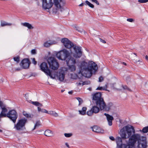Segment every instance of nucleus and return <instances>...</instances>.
<instances>
[{"label": "nucleus", "instance_id": "f257e3e1", "mask_svg": "<svg viewBox=\"0 0 148 148\" xmlns=\"http://www.w3.org/2000/svg\"><path fill=\"white\" fill-rule=\"evenodd\" d=\"M135 133L133 126L129 125L123 127L119 132L121 137L117 136L115 139L116 148H132L134 142L132 134Z\"/></svg>", "mask_w": 148, "mask_h": 148}, {"label": "nucleus", "instance_id": "f03ea898", "mask_svg": "<svg viewBox=\"0 0 148 148\" xmlns=\"http://www.w3.org/2000/svg\"><path fill=\"white\" fill-rule=\"evenodd\" d=\"M77 66L80 69V72L88 78L90 77L98 69L97 64L92 61H82L79 62Z\"/></svg>", "mask_w": 148, "mask_h": 148}, {"label": "nucleus", "instance_id": "7ed1b4c3", "mask_svg": "<svg viewBox=\"0 0 148 148\" xmlns=\"http://www.w3.org/2000/svg\"><path fill=\"white\" fill-rule=\"evenodd\" d=\"M61 42L64 47L69 49V52L73 53V57L77 59L80 58L82 55V51L80 47L74 46L73 44L66 38H62Z\"/></svg>", "mask_w": 148, "mask_h": 148}, {"label": "nucleus", "instance_id": "20e7f679", "mask_svg": "<svg viewBox=\"0 0 148 148\" xmlns=\"http://www.w3.org/2000/svg\"><path fill=\"white\" fill-rule=\"evenodd\" d=\"M132 136H133V139L134 140V144L132 148H135V144L138 141V148H146L147 147V142L145 137L141 136L139 134H133Z\"/></svg>", "mask_w": 148, "mask_h": 148}, {"label": "nucleus", "instance_id": "39448f33", "mask_svg": "<svg viewBox=\"0 0 148 148\" xmlns=\"http://www.w3.org/2000/svg\"><path fill=\"white\" fill-rule=\"evenodd\" d=\"M93 100L95 101V103L98 105L101 110L104 109L105 106V103L103 98L101 97V92H97L92 95Z\"/></svg>", "mask_w": 148, "mask_h": 148}, {"label": "nucleus", "instance_id": "423d86ee", "mask_svg": "<svg viewBox=\"0 0 148 148\" xmlns=\"http://www.w3.org/2000/svg\"><path fill=\"white\" fill-rule=\"evenodd\" d=\"M73 52H69L68 50L64 49L57 53L56 56L59 59L65 60L69 56L73 57Z\"/></svg>", "mask_w": 148, "mask_h": 148}, {"label": "nucleus", "instance_id": "0eeeda50", "mask_svg": "<svg viewBox=\"0 0 148 148\" xmlns=\"http://www.w3.org/2000/svg\"><path fill=\"white\" fill-rule=\"evenodd\" d=\"M41 70L43 71L47 75L49 76L53 79L56 77V73L55 71L51 72L48 67L47 63L45 62H42L40 66Z\"/></svg>", "mask_w": 148, "mask_h": 148}, {"label": "nucleus", "instance_id": "6e6552de", "mask_svg": "<svg viewBox=\"0 0 148 148\" xmlns=\"http://www.w3.org/2000/svg\"><path fill=\"white\" fill-rule=\"evenodd\" d=\"M66 63L68 66V69L71 72L74 73L76 69L75 64L76 61L75 59L71 57L66 60Z\"/></svg>", "mask_w": 148, "mask_h": 148}, {"label": "nucleus", "instance_id": "1a4fd4ad", "mask_svg": "<svg viewBox=\"0 0 148 148\" xmlns=\"http://www.w3.org/2000/svg\"><path fill=\"white\" fill-rule=\"evenodd\" d=\"M27 122V119L25 118H22L18 120L14 125V128L17 131H21L25 128V125Z\"/></svg>", "mask_w": 148, "mask_h": 148}, {"label": "nucleus", "instance_id": "9d476101", "mask_svg": "<svg viewBox=\"0 0 148 148\" xmlns=\"http://www.w3.org/2000/svg\"><path fill=\"white\" fill-rule=\"evenodd\" d=\"M47 61L49 68L54 70H57L59 67V64L56 59L53 57H49Z\"/></svg>", "mask_w": 148, "mask_h": 148}, {"label": "nucleus", "instance_id": "9b49d317", "mask_svg": "<svg viewBox=\"0 0 148 148\" xmlns=\"http://www.w3.org/2000/svg\"><path fill=\"white\" fill-rule=\"evenodd\" d=\"M67 70V68L62 67L56 73V77L57 76L58 79L60 81L63 82L64 79L65 75Z\"/></svg>", "mask_w": 148, "mask_h": 148}, {"label": "nucleus", "instance_id": "f8f14e48", "mask_svg": "<svg viewBox=\"0 0 148 148\" xmlns=\"http://www.w3.org/2000/svg\"><path fill=\"white\" fill-rule=\"evenodd\" d=\"M6 116L12 120L13 123H15L18 117V114L15 110H12L8 112Z\"/></svg>", "mask_w": 148, "mask_h": 148}, {"label": "nucleus", "instance_id": "ddd939ff", "mask_svg": "<svg viewBox=\"0 0 148 148\" xmlns=\"http://www.w3.org/2000/svg\"><path fill=\"white\" fill-rule=\"evenodd\" d=\"M100 109L98 105H97L96 104V105H92L90 110L87 112V114L89 116H91L93 113H98Z\"/></svg>", "mask_w": 148, "mask_h": 148}, {"label": "nucleus", "instance_id": "4468645a", "mask_svg": "<svg viewBox=\"0 0 148 148\" xmlns=\"http://www.w3.org/2000/svg\"><path fill=\"white\" fill-rule=\"evenodd\" d=\"M42 6L45 9H50L53 4L52 0H42Z\"/></svg>", "mask_w": 148, "mask_h": 148}, {"label": "nucleus", "instance_id": "2eb2a0df", "mask_svg": "<svg viewBox=\"0 0 148 148\" xmlns=\"http://www.w3.org/2000/svg\"><path fill=\"white\" fill-rule=\"evenodd\" d=\"M30 62L27 59H23L20 64L21 66L23 69H26L29 68Z\"/></svg>", "mask_w": 148, "mask_h": 148}, {"label": "nucleus", "instance_id": "dca6fc26", "mask_svg": "<svg viewBox=\"0 0 148 148\" xmlns=\"http://www.w3.org/2000/svg\"><path fill=\"white\" fill-rule=\"evenodd\" d=\"M57 42L56 40H48L45 42L43 44V46L46 47H48L50 46L56 44Z\"/></svg>", "mask_w": 148, "mask_h": 148}, {"label": "nucleus", "instance_id": "f3484780", "mask_svg": "<svg viewBox=\"0 0 148 148\" xmlns=\"http://www.w3.org/2000/svg\"><path fill=\"white\" fill-rule=\"evenodd\" d=\"M92 129L93 132H96L103 133L104 132V130L103 129L96 126L92 127Z\"/></svg>", "mask_w": 148, "mask_h": 148}, {"label": "nucleus", "instance_id": "a211bd4d", "mask_svg": "<svg viewBox=\"0 0 148 148\" xmlns=\"http://www.w3.org/2000/svg\"><path fill=\"white\" fill-rule=\"evenodd\" d=\"M55 6L57 10L61 8V4L62 2L61 0H53Z\"/></svg>", "mask_w": 148, "mask_h": 148}, {"label": "nucleus", "instance_id": "6ab92c4d", "mask_svg": "<svg viewBox=\"0 0 148 148\" xmlns=\"http://www.w3.org/2000/svg\"><path fill=\"white\" fill-rule=\"evenodd\" d=\"M104 115L106 116L107 120L108 122V125L111 126L112 124V121L113 120V118L112 116L106 113H105Z\"/></svg>", "mask_w": 148, "mask_h": 148}, {"label": "nucleus", "instance_id": "aec40b11", "mask_svg": "<svg viewBox=\"0 0 148 148\" xmlns=\"http://www.w3.org/2000/svg\"><path fill=\"white\" fill-rule=\"evenodd\" d=\"M12 23H8L5 21H1V26L3 27L5 26H10L12 25Z\"/></svg>", "mask_w": 148, "mask_h": 148}, {"label": "nucleus", "instance_id": "412c9836", "mask_svg": "<svg viewBox=\"0 0 148 148\" xmlns=\"http://www.w3.org/2000/svg\"><path fill=\"white\" fill-rule=\"evenodd\" d=\"M44 134L46 136H51L53 135V133L51 131L48 130L45 131Z\"/></svg>", "mask_w": 148, "mask_h": 148}, {"label": "nucleus", "instance_id": "4be33fe9", "mask_svg": "<svg viewBox=\"0 0 148 148\" xmlns=\"http://www.w3.org/2000/svg\"><path fill=\"white\" fill-rule=\"evenodd\" d=\"M86 107H83L82 110L79 111V114L81 115H84L86 114Z\"/></svg>", "mask_w": 148, "mask_h": 148}, {"label": "nucleus", "instance_id": "5701e85b", "mask_svg": "<svg viewBox=\"0 0 148 148\" xmlns=\"http://www.w3.org/2000/svg\"><path fill=\"white\" fill-rule=\"evenodd\" d=\"M21 24L23 26L27 27L28 29H30L34 28L32 25L28 23H22Z\"/></svg>", "mask_w": 148, "mask_h": 148}, {"label": "nucleus", "instance_id": "b1692460", "mask_svg": "<svg viewBox=\"0 0 148 148\" xmlns=\"http://www.w3.org/2000/svg\"><path fill=\"white\" fill-rule=\"evenodd\" d=\"M113 106V104L112 103H109L107 106L105 105L104 108L106 110L108 111Z\"/></svg>", "mask_w": 148, "mask_h": 148}, {"label": "nucleus", "instance_id": "393cba45", "mask_svg": "<svg viewBox=\"0 0 148 148\" xmlns=\"http://www.w3.org/2000/svg\"><path fill=\"white\" fill-rule=\"evenodd\" d=\"M136 132H140L144 133H147L148 132V127H144L142 130H137Z\"/></svg>", "mask_w": 148, "mask_h": 148}, {"label": "nucleus", "instance_id": "a878e982", "mask_svg": "<svg viewBox=\"0 0 148 148\" xmlns=\"http://www.w3.org/2000/svg\"><path fill=\"white\" fill-rule=\"evenodd\" d=\"M48 114L56 117L58 116V114L54 111L50 110L49 111Z\"/></svg>", "mask_w": 148, "mask_h": 148}, {"label": "nucleus", "instance_id": "bb28decb", "mask_svg": "<svg viewBox=\"0 0 148 148\" xmlns=\"http://www.w3.org/2000/svg\"><path fill=\"white\" fill-rule=\"evenodd\" d=\"M31 103L36 106H42L41 104L40 103L37 101H31Z\"/></svg>", "mask_w": 148, "mask_h": 148}, {"label": "nucleus", "instance_id": "cd10ccee", "mask_svg": "<svg viewBox=\"0 0 148 148\" xmlns=\"http://www.w3.org/2000/svg\"><path fill=\"white\" fill-rule=\"evenodd\" d=\"M0 107L1 109H3L6 108V105L3 103L0 100Z\"/></svg>", "mask_w": 148, "mask_h": 148}, {"label": "nucleus", "instance_id": "c85d7f7f", "mask_svg": "<svg viewBox=\"0 0 148 148\" xmlns=\"http://www.w3.org/2000/svg\"><path fill=\"white\" fill-rule=\"evenodd\" d=\"M85 3L87 5H88L90 7H91V8H94V5L88 1H85Z\"/></svg>", "mask_w": 148, "mask_h": 148}, {"label": "nucleus", "instance_id": "c756f323", "mask_svg": "<svg viewBox=\"0 0 148 148\" xmlns=\"http://www.w3.org/2000/svg\"><path fill=\"white\" fill-rule=\"evenodd\" d=\"M23 115L25 117L27 118H29L31 117V115L30 114L28 113L27 112L23 111Z\"/></svg>", "mask_w": 148, "mask_h": 148}, {"label": "nucleus", "instance_id": "7c9ffc66", "mask_svg": "<svg viewBox=\"0 0 148 148\" xmlns=\"http://www.w3.org/2000/svg\"><path fill=\"white\" fill-rule=\"evenodd\" d=\"M121 88H117V89L119 90H121L122 89L125 90H130L127 87V86H121Z\"/></svg>", "mask_w": 148, "mask_h": 148}, {"label": "nucleus", "instance_id": "2f4dec72", "mask_svg": "<svg viewBox=\"0 0 148 148\" xmlns=\"http://www.w3.org/2000/svg\"><path fill=\"white\" fill-rule=\"evenodd\" d=\"M71 77V78L73 79H75L77 77V75L75 73H71L70 75Z\"/></svg>", "mask_w": 148, "mask_h": 148}, {"label": "nucleus", "instance_id": "473e14b6", "mask_svg": "<svg viewBox=\"0 0 148 148\" xmlns=\"http://www.w3.org/2000/svg\"><path fill=\"white\" fill-rule=\"evenodd\" d=\"M64 135L66 137H70L72 136V134L71 133H65Z\"/></svg>", "mask_w": 148, "mask_h": 148}, {"label": "nucleus", "instance_id": "72a5a7b5", "mask_svg": "<svg viewBox=\"0 0 148 148\" xmlns=\"http://www.w3.org/2000/svg\"><path fill=\"white\" fill-rule=\"evenodd\" d=\"M86 82H83L82 81H80V82L77 83V85L78 86H83L84 85L86 84Z\"/></svg>", "mask_w": 148, "mask_h": 148}, {"label": "nucleus", "instance_id": "f704fd0d", "mask_svg": "<svg viewBox=\"0 0 148 148\" xmlns=\"http://www.w3.org/2000/svg\"><path fill=\"white\" fill-rule=\"evenodd\" d=\"M77 99L79 102V105H80L83 102L81 98L79 97L77 98Z\"/></svg>", "mask_w": 148, "mask_h": 148}, {"label": "nucleus", "instance_id": "c9c22d12", "mask_svg": "<svg viewBox=\"0 0 148 148\" xmlns=\"http://www.w3.org/2000/svg\"><path fill=\"white\" fill-rule=\"evenodd\" d=\"M138 2L141 3H145L148 2V0H138Z\"/></svg>", "mask_w": 148, "mask_h": 148}, {"label": "nucleus", "instance_id": "e433bc0d", "mask_svg": "<svg viewBox=\"0 0 148 148\" xmlns=\"http://www.w3.org/2000/svg\"><path fill=\"white\" fill-rule=\"evenodd\" d=\"M34 125L36 127H38L41 125V123L40 122V121H37Z\"/></svg>", "mask_w": 148, "mask_h": 148}, {"label": "nucleus", "instance_id": "4c0bfd02", "mask_svg": "<svg viewBox=\"0 0 148 148\" xmlns=\"http://www.w3.org/2000/svg\"><path fill=\"white\" fill-rule=\"evenodd\" d=\"M96 90H107L106 89L104 88H103L102 87H99Z\"/></svg>", "mask_w": 148, "mask_h": 148}, {"label": "nucleus", "instance_id": "58836bf2", "mask_svg": "<svg viewBox=\"0 0 148 148\" xmlns=\"http://www.w3.org/2000/svg\"><path fill=\"white\" fill-rule=\"evenodd\" d=\"M76 30H77V31H78V32H81V33L83 32L84 33H85V32L83 30L81 29H79V28H77L76 29Z\"/></svg>", "mask_w": 148, "mask_h": 148}, {"label": "nucleus", "instance_id": "ea45409f", "mask_svg": "<svg viewBox=\"0 0 148 148\" xmlns=\"http://www.w3.org/2000/svg\"><path fill=\"white\" fill-rule=\"evenodd\" d=\"M14 60L15 61L18 62L19 60V58L18 57H15L14 58Z\"/></svg>", "mask_w": 148, "mask_h": 148}, {"label": "nucleus", "instance_id": "a19ab883", "mask_svg": "<svg viewBox=\"0 0 148 148\" xmlns=\"http://www.w3.org/2000/svg\"><path fill=\"white\" fill-rule=\"evenodd\" d=\"M103 80V78L102 76H100L99 78V82H101Z\"/></svg>", "mask_w": 148, "mask_h": 148}, {"label": "nucleus", "instance_id": "79ce46f5", "mask_svg": "<svg viewBox=\"0 0 148 148\" xmlns=\"http://www.w3.org/2000/svg\"><path fill=\"white\" fill-rule=\"evenodd\" d=\"M92 2L96 3L97 5H99V3L97 0H90Z\"/></svg>", "mask_w": 148, "mask_h": 148}, {"label": "nucleus", "instance_id": "37998d69", "mask_svg": "<svg viewBox=\"0 0 148 148\" xmlns=\"http://www.w3.org/2000/svg\"><path fill=\"white\" fill-rule=\"evenodd\" d=\"M31 52L32 54H35L36 53V51L35 49H32L31 51Z\"/></svg>", "mask_w": 148, "mask_h": 148}, {"label": "nucleus", "instance_id": "c03bdc74", "mask_svg": "<svg viewBox=\"0 0 148 148\" xmlns=\"http://www.w3.org/2000/svg\"><path fill=\"white\" fill-rule=\"evenodd\" d=\"M32 62L35 65L37 64V62L35 60L34 58H33L32 59Z\"/></svg>", "mask_w": 148, "mask_h": 148}, {"label": "nucleus", "instance_id": "a18cd8bd", "mask_svg": "<svg viewBox=\"0 0 148 148\" xmlns=\"http://www.w3.org/2000/svg\"><path fill=\"white\" fill-rule=\"evenodd\" d=\"M43 113L48 114L49 111H47L46 110L44 109L43 110Z\"/></svg>", "mask_w": 148, "mask_h": 148}, {"label": "nucleus", "instance_id": "49530a36", "mask_svg": "<svg viewBox=\"0 0 148 148\" xmlns=\"http://www.w3.org/2000/svg\"><path fill=\"white\" fill-rule=\"evenodd\" d=\"M127 21L129 22H132L133 21V19L132 18H128L127 19Z\"/></svg>", "mask_w": 148, "mask_h": 148}, {"label": "nucleus", "instance_id": "de8ad7c7", "mask_svg": "<svg viewBox=\"0 0 148 148\" xmlns=\"http://www.w3.org/2000/svg\"><path fill=\"white\" fill-rule=\"evenodd\" d=\"M110 139L114 141L115 140V139L114 137L112 136H110L109 137Z\"/></svg>", "mask_w": 148, "mask_h": 148}, {"label": "nucleus", "instance_id": "09e8293b", "mask_svg": "<svg viewBox=\"0 0 148 148\" xmlns=\"http://www.w3.org/2000/svg\"><path fill=\"white\" fill-rule=\"evenodd\" d=\"M65 145L68 148H69L70 147L69 146L68 143H65Z\"/></svg>", "mask_w": 148, "mask_h": 148}, {"label": "nucleus", "instance_id": "8fccbe9b", "mask_svg": "<svg viewBox=\"0 0 148 148\" xmlns=\"http://www.w3.org/2000/svg\"><path fill=\"white\" fill-rule=\"evenodd\" d=\"M21 69L20 68H17L15 69V71H20Z\"/></svg>", "mask_w": 148, "mask_h": 148}, {"label": "nucleus", "instance_id": "3c124183", "mask_svg": "<svg viewBox=\"0 0 148 148\" xmlns=\"http://www.w3.org/2000/svg\"><path fill=\"white\" fill-rule=\"evenodd\" d=\"M37 108H38V111L39 112H40L41 111V110L42 108H40L39 107H38Z\"/></svg>", "mask_w": 148, "mask_h": 148}, {"label": "nucleus", "instance_id": "603ef678", "mask_svg": "<svg viewBox=\"0 0 148 148\" xmlns=\"http://www.w3.org/2000/svg\"><path fill=\"white\" fill-rule=\"evenodd\" d=\"M100 40L102 42L104 43H105L106 42V41L104 40H103L101 39H100Z\"/></svg>", "mask_w": 148, "mask_h": 148}, {"label": "nucleus", "instance_id": "864d4df0", "mask_svg": "<svg viewBox=\"0 0 148 148\" xmlns=\"http://www.w3.org/2000/svg\"><path fill=\"white\" fill-rule=\"evenodd\" d=\"M36 127H35V126L34 125V127L33 128H32L31 129V130L32 131H33L34 130H35L36 129Z\"/></svg>", "mask_w": 148, "mask_h": 148}, {"label": "nucleus", "instance_id": "5fc2aeb1", "mask_svg": "<svg viewBox=\"0 0 148 148\" xmlns=\"http://www.w3.org/2000/svg\"><path fill=\"white\" fill-rule=\"evenodd\" d=\"M84 4L83 3H82L80 4V5H79V6H82L84 5Z\"/></svg>", "mask_w": 148, "mask_h": 148}, {"label": "nucleus", "instance_id": "6e6d98bb", "mask_svg": "<svg viewBox=\"0 0 148 148\" xmlns=\"http://www.w3.org/2000/svg\"><path fill=\"white\" fill-rule=\"evenodd\" d=\"M145 58L148 61V56L147 55H146Z\"/></svg>", "mask_w": 148, "mask_h": 148}, {"label": "nucleus", "instance_id": "4d7b16f0", "mask_svg": "<svg viewBox=\"0 0 148 148\" xmlns=\"http://www.w3.org/2000/svg\"><path fill=\"white\" fill-rule=\"evenodd\" d=\"M43 109H44L43 108H42L40 112L42 113H43Z\"/></svg>", "mask_w": 148, "mask_h": 148}, {"label": "nucleus", "instance_id": "13d9d810", "mask_svg": "<svg viewBox=\"0 0 148 148\" xmlns=\"http://www.w3.org/2000/svg\"><path fill=\"white\" fill-rule=\"evenodd\" d=\"M88 89L89 90L91 91V88H88Z\"/></svg>", "mask_w": 148, "mask_h": 148}, {"label": "nucleus", "instance_id": "bf43d9fd", "mask_svg": "<svg viewBox=\"0 0 148 148\" xmlns=\"http://www.w3.org/2000/svg\"><path fill=\"white\" fill-rule=\"evenodd\" d=\"M123 64L125 65H126V64L125 63V62H123Z\"/></svg>", "mask_w": 148, "mask_h": 148}, {"label": "nucleus", "instance_id": "052dcab7", "mask_svg": "<svg viewBox=\"0 0 148 148\" xmlns=\"http://www.w3.org/2000/svg\"><path fill=\"white\" fill-rule=\"evenodd\" d=\"M69 94H71V92H69Z\"/></svg>", "mask_w": 148, "mask_h": 148}, {"label": "nucleus", "instance_id": "680f3d73", "mask_svg": "<svg viewBox=\"0 0 148 148\" xmlns=\"http://www.w3.org/2000/svg\"><path fill=\"white\" fill-rule=\"evenodd\" d=\"M134 55H136V53H134Z\"/></svg>", "mask_w": 148, "mask_h": 148}, {"label": "nucleus", "instance_id": "e2e57ef3", "mask_svg": "<svg viewBox=\"0 0 148 148\" xmlns=\"http://www.w3.org/2000/svg\"><path fill=\"white\" fill-rule=\"evenodd\" d=\"M2 130L0 129V132H2Z\"/></svg>", "mask_w": 148, "mask_h": 148}, {"label": "nucleus", "instance_id": "0e129e2a", "mask_svg": "<svg viewBox=\"0 0 148 148\" xmlns=\"http://www.w3.org/2000/svg\"><path fill=\"white\" fill-rule=\"evenodd\" d=\"M63 91H63V90H61V92H63Z\"/></svg>", "mask_w": 148, "mask_h": 148}, {"label": "nucleus", "instance_id": "69168bd1", "mask_svg": "<svg viewBox=\"0 0 148 148\" xmlns=\"http://www.w3.org/2000/svg\"><path fill=\"white\" fill-rule=\"evenodd\" d=\"M106 88L107 87V86L106 85Z\"/></svg>", "mask_w": 148, "mask_h": 148}, {"label": "nucleus", "instance_id": "338daca9", "mask_svg": "<svg viewBox=\"0 0 148 148\" xmlns=\"http://www.w3.org/2000/svg\"><path fill=\"white\" fill-rule=\"evenodd\" d=\"M147 135H148V133L147 134Z\"/></svg>", "mask_w": 148, "mask_h": 148}, {"label": "nucleus", "instance_id": "774afa93", "mask_svg": "<svg viewBox=\"0 0 148 148\" xmlns=\"http://www.w3.org/2000/svg\"><path fill=\"white\" fill-rule=\"evenodd\" d=\"M147 127H148V126Z\"/></svg>", "mask_w": 148, "mask_h": 148}]
</instances>
